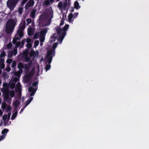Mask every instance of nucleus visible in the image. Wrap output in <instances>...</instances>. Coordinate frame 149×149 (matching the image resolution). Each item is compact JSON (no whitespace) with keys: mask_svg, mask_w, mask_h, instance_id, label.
I'll list each match as a JSON object with an SVG mask.
<instances>
[{"mask_svg":"<svg viewBox=\"0 0 149 149\" xmlns=\"http://www.w3.org/2000/svg\"><path fill=\"white\" fill-rule=\"evenodd\" d=\"M55 56V52L54 50H50L47 52L46 55V58L47 59V63L45 69L46 71L49 70L51 68L50 64L52 62L53 57Z\"/></svg>","mask_w":149,"mask_h":149,"instance_id":"obj_1","label":"nucleus"},{"mask_svg":"<svg viewBox=\"0 0 149 149\" xmlns=\"http://www.w3.org/2000/svg\"><path fill=\"white\" fill-rule=\"evenodd\" d=\"M15 25L13 20L10 19L7 22L6 24L5 31L7 34H10L13 32Z\"/></svg>","mask_w":149,"mask_h":149,"instance_id":"obj_2","label":"nucleus"},{"mask_svg":"<svg viewBox=\"0 0 149 149\" xmlns=\"http://www.w3.org/2000/svg\"><path fill=\"white\" fill-rule=\"evenodd\" d=\"M20 0H8L7 2V7L10 10H13Z\"/></svg>","mask_w":149,"mask_h":149,"instance_id":"obj_3","label":"nucleus"},{"mask_svg":"<svg viewBox=\"0 0 149 149\" xmlns=\"http://www.w3.org/2000/svg\"><path fill=\"white\" fill-rule=\"evenodd\" d=\"M69 26V25L67 24L64 26L62 29H61L58 27H56V31L57 32V34H60L61 33L66 35V31L68 30Z\"/></svg>","mask_w":149,"mask_h":149,"instance_id":"obj_4","label":"nucleus"},{"mask_svg":"<svg viewBox=\"0 0 149 149\" xmlns=\"http://www.w3.org/2000/svg\"><path fill=\"white\" fill-rule=\"evenodd\" d=\"M2 92L3 93L4 96L3 97V99L5 101H7L9 100V91H7V89L2 88L1 89Z\"/></svg>","mask_w":149,"mask_h":149,"instance_id":"obj_5","label":"nucleus"},{"mask_svg":"<svg viewBox=\"0 0 149 149\" xmlns=\"http://www.w3.org/2000/svg\"><path fill=\"white\" fill-rule=\"evenodd\" d=\"M44 21V17L42 15H40L38 23L39 24L42 26H48L50 24V23L48 22L47 23L45 24H42V22Z\"/></svg>","mask_w":149,"mask_h":149,"instance_id":"obj_6","label":"nucleus"},{"mask_svg":"<svg viewBox=\"0 0 149 149\" xmlns=\"http://www.w3.org/2000/svg\"><path fill=\"white\" fill-rule=\"evenodd\" d=\"M34 4V1L33 0H29L26 4L25 8V9H27L31 7H32Z\"/></svg>","mask_w":149,"mask_h":149,"instance_id":"obj_7","label":"nucleus"},{"mask_svg":"<svg viewBox=\"0 0 149 149\" xmlns=\"http://www.w3.org/2000/svg\"><path fill=\"white\" fill-rule=\"evenodd\" d=\"M33 73L31 72L25 75V79L26 82H27L31 80V77L33 75Z\"/></svg>","mask_w":149,"mask_h":149,"instance_id":"obj_8","label":"nucleus"},{"mask_svg":"<svg viewBox=\"0 0 149 149\" xmlns=\"http://www.w3.org/2000/svg\"><path fill=\"white\" fill-rule=\"evenodd\" d=\"M32 65V61H30L28 64H25L24 68L25 71L27 72H29V69Z\"/></svg>","mask_w":149,"mask_h":149,"instance_id":"obj_9","label":"nucleus"},{"mask_svg":"<svg viewBox=\"0 0 149 149\" xmlns=\"http://www.w3.org/2000/svg\"><path fill=\"white\" fill-rule=\"evenodd\" d=\"M17 68L19 70V71L22 73L23 72L22 69L24 68V65L22 62H19L17 65Z\"/></svg>","mask_w":149,"mask_h":149,"instance_id":"obj_10","label":"nucleus"},{"mask_svg":"<svg viewBox=\"0 0 149 149\" xmlns=\"http://www.w3.org/2000/svg\"><path fill=\"white\" fill-rule=\"evenodd\" d=\"M47 28H46L40 31V35L41 36H45L46 34L47 33L48 31Z\"/></svg>","mask_w":149,"mask_h":149,"instance_id":"obj_11","label":"nucleus"},{"mask_svg":"<svg viewBox=\"0 0 149 149\" xmlns=\"http://www.w3.org/2000/svg\"><path fill=\"white\" fill-rule=\"evenodd\" d=\"M58 34L59 36V37L58 39V40L60 41L61 43L66 35L61 33L60 34Z\"/></svg>","mask_w":149,"mask_h":149,"instance_id":"obj_12","label":"nucleus"},{"mask_svg":"<svg viewBox=\"0 0 149 149\" xmlns=\"http://www.w3.org/2000/svg\"><path fill=\"white\" fill-rule=\"evenodd\" d=\"M28 34L29 36L33 35L34 33L33 28L31 27L28 30Z\"/></svg>","mask_w":149,"mask_h":149,"instance_id":"obj_13","label":"nucleus"},{"mask_svg":"<svg viewBox=\"0 0 149 149\" xmlns=\"http://www.w3.org/2000/svg\"><path fill=\"white\" fill-rule=\"evenodd\" d=\"M36 10L35 9H32L31 12L30 14V17L32 18H34L35 17V15L36 13Z\"/></svg>","mask_w":149,"mask_h":149,"instance_id":"obj_14","label":"nucleus"},{"mask_svg":"<svg viewBox=\"0 0 149 149\" xmlns=\"http://www.w3.org/2000/svg\"><path fill=\"white\" fill-rule=\"evenodd\" d=\"M33 99V98L31 97L27 100L26 102V104L24 106V108L30 104Z\"/></svg>","mask_w":149,"mask_h":149,"instance_id":"obj_15","label":"nucleus"},{"mask_svg":"<svg viewBox=\"0 0 149 149\" xmlns=\"http://www.w3.org/2000/svg\"><path fill=\"white\" fill-rule=\"evenodd\" d=\"M17 34L19 37L20 39L21 38L23 35V31L18 30L17 31Z\"/></svg>","mask_w":149,"mask_h":149,"instance_id":"obj_16","label":"nucleus"},{"mask_svg":"<svg viewBox=\"0 0 149 149\" xmlns=\"http://www.w3.org/2000/svg\"><path fill=\"white\" fill-rule=\"evenodd\" d=\"M74 7L76 9H78L80 8V6L79 5L78 2L76 1L74 4Z\"/></svg>","mask_w":149,"mask_h":149,"instance_id":"obj_17","label":"nucleus"},{"mask_svg":"<svg viewBox=\"0 0 149 149\" xmlns=\"http://www.w3.org/2000/svg\"><path fill=\"white\" fill-rule=\"evenodd\" d=\"M20 104V102L18 100H16L13 103V105L16 108Z\"/></svg>","mask_w":149,"mask_h":149,"instance_id":"obj_18","label":"nucleus"},{"mask_svg":"<svg viewBox=\"0 0 149 149\" xmlns=\"http://www.w3.org/2000/svg\"><path fill=\"white\" fill-rule=\"evenodd\" d=\"M0 62H1V69H3L5 67V65L4 64V60L3 59L0 58Z\"/></svg>","mask_w":149,"mask_h":149,"instance_id":"obj_19","label":"nucleus"},{"mask_svg":"<svg viewBox=\"0 0 149 149\" xmlns=\"http://www.w3.org/2000/svg\"><path fill=\"white\" fill-rule=\"evenodd\" d=\"M25 28V22H24V23L22 25H20L19 26V29L18 30H20L21 31H23L24 30Z\"/></svg>","mask_w":149,"mask_h":149,"instance_id":"obj_20","label":"nucleus"},{"mask_svg":"<svg viewBox=\"0 0 149 149\" xmlns=\"http://www.w3.org/2000/svg\"><path fill=\"white\" fill-rule=\"evenodd\" d=\"M18 112L16 111L12 115L11 119L12 120H13L15 119L16 117L17 114Z\"/></svg>","mask_w":149,"mask_h":149,"instance_id":"obj_21","label":"nucleus"},{"mask_svg":"<svg viewBox=\"0 0 149 149\" xmlns=\"http://www.w3.org/2000/svg\"><path fill=\"white\" fill-rule=\"evenodd\" d=\"M20 38L19 37H17L16 36L13 40V43L14 44H15L17 42V40H19Z\"/></svg>","mask_w":149,"mask_h":149,"instance_id":"obj_22","label":"nucleus"},{"mask_svg":"<svg viewBox=\"0 0 149 149\" xmlns=\"http://www.w3.org/2000/svg\"><path fill=\"white\" fill-rule=\"evenodd\" d=\"M30 57H31L30 56H24L25 61L27 62H29L30 61H30Z\"/></svg>","mask_w":149,"mask_h":149,"instance_id":"obj_23","label":"nucleus"},{"mask_svg":"<svg viewBox=\"0 0 149 149\" xmlns=\"http://www.w3.org/2000/svg\"><path fill=\"white\" fill-rule=\"evenodd\" d=\"M73 17V15L72 14L70 13L68 16V20L69 22L72 21V19Z\"/></svg>","mask_w":149,"mask_h":149,"instance_id":"obj_24","label":"nucleus"},{"mask_svg":"<svg viewBox=\"0 0 149 149\" xmlns=\"http://www.w3.org/2000/svg\"><path fill=\"white\" fill-rule=\"evenodd\" d=\"M3 87L4 88V89H7V91H8V88L9 87V85L8 83H4L3 84Z\"/></svg>","mask_w":149,"mask_h":149,"instance_id":"obj_25","label":"nucleus"},{"mask_svg":"<svg viewBox=\"0 0 149 149\" xmlns=\"http://www.w3.org/2000/svg\"><path fill=\"white\" fill-rule=\"evenodd\" d=\"M8 131L9 130L8 129H4L2 130L1 134H6Z\"/></svg>","mask_w":149,"mask_h":149,"instance_id":"obj_26","label":"nucleus"},{"mask_svg":"<svg viewBox=\"0 0 149 149\" xmlns=\"http://www.w3.org/2000/svg\"><path fill=\"white\" fill-rule=\"evenodd\" d=\"M29 92H36V90L33 87H31L29 88Z\"/></svg>","mask_w":149,"mask_h":149,"instance_id":"obj_27","label":"nucleus"},{"mask_svg":"<svg viewBox=\"0 0 149 149\" xmlns=\"http://www.w3.org/2000/svg\"><path fill=\"white\" fill-rule=\"evenodd\" d=\"M29 50L27 49H26L23 52L24 56H28L29 55Z\"/></svg>","mask_w":149,"mask_h":149,"instance_id":"obj_28","label":"nucleus"},{"mask_svg":"<svg viewBox=\"0 0 149 149\" xmlns=\"http://www.w3.org/2000/svg\"><path fill=\"white\" fill-rule=\"evenodd\" d=\"M35 51L33 50H31L29 52V56L30 57L33 56H34Z\"/></svg>","mask_w":149,"mask_h":149,"instance_id":"obj_29","label":"nucleus"},{"mask_svg":"<svg viewBox=\"0 0 149 149\" xmlns=\"http://www.w3.org/2000/svg\"><path fill=\"white\" fill-rule=\"evenodd\" d=\"M45 36H40V40L41 42H43L45 40Z\"/></svg>","mask_w":149,"mask_h":149,"instance_id":"obj_30","label":"nucleus"},{"mask_svg":"<svg viewBox=\"0 0 149 149\" xmlns=\"http://www.w3.org/2000/svg\"><path fill=\"white\" fill-rule=\"evenodd\" d=\"M52 39H54V41L57 38V35L56 33H54L52 35L51 37Z\"/></svg>","mask_w":149,"mask_h":149,"instance_id":"obj_31","label":"nucleus"},{"mask_svg":"<svg viewBox=\"0 0 149 149\" xmlns=\"http://www.w3.org/2000/svg\"><path fill=\"white\" fill-rule=\"evenodd\" d=\"M57 45H58L57 43V42L55 43L52 46L53 49H52V50H54V52H55V49H56V47L57 46ZM50 50H52V49H51Z\"/></svg>","mask_w":149,"mask_h":149,"instance_id":"obj_32","label":"nucleus"},{"mask_svg":"<svg viewBox=\"0 0 149 149\" xmlns=\"http://www.w3.org/2000/svg\"><path fill=\"white\" fill-rule=\"evenodd\" d=\"M6 54L4 51H3L0 54V58L4 57L5 56Z\"/></svg>","mask_w":149,"mask_h":149,"instance_id":"obj_33","label":"nucleus"},{"mask_svg":"<svg viewBox=\"0 0 149 149\" xmlns=\"http://www.w3.org/2000/svg\"><path fill=\"white\" fill-rule=\"evenodd\" d=\"M15 95V93L13 90L10 93V96L12 97H14Z\"/></svg>","mask_w":149,"mask_h":149,"instance_id":"obj_34","label":"nucleus"},{"mask_svg":"<svg viewBox=\"0 0 149 149\" xmlns=\"http://www.w3.org/2000/svg\"><path fill=\"white\" fill-rule=\"evenodd\" d=\"M15 86V84L13 83L10 84V87L11 89H13Z\"/></svg>","mask_w":149,"mask_h":149,"instance_id":"obj_35","label":"nucleus"},{"mask_svg":"<svg viewBox=\"0 0 149 149\" xmlns=\"http://www.w3.org/2000/svg\"><path fill=\"white\" fill-rule=\"evenodd\" d=\"M6 102H3L2 104V109H6Z\"/></svg>","mask_w":149,"mask_h":149,"instance_id":"obj_36","label":"nucleus"},{"mask_svg":"<svg viewBox=\"0 0 149 149\" xmlns=\"http://www.w3.org/2000/svg\"><path fill=\"white\" fill-rule=\"evenodd\" d=\"M8 119V117L7 115L5 114L3 116V119L4 120H6L7 119Z\"/></svg>","mask_w":149,"mask_h":149,"instance_id":"obj_37","label":"nucleus"},{"mask_svg":"<svg viewBox=\"0 0 149 149\" xmlns=\"http://www.w3.org/2000/svg\"><path fill=\"white\" fill-rule=\"evenodd\" d=\"M13 60L11 59H8L7 60L6 62L8 64H10L12 62Z\"/></svg>","mask_w":149,"mask_h":149,"instance_id":"obj_38","label":"nucleus"},{"mask_svg":"<svg viewBox=\"0 0 149 149\" xmlns=\"http://www.w3.org/2000/svg\"><path fill=\"white\" fill-rule=\"evenodd\" d=\"M26 21L27 23V25H28L29 24H30L31 22V18H28L26 19Z\"/></svg>","mask_w":149,"mask_h":149,"instance_id":"obj_39","label":"nucleus"},{"mask_svg":"<svg viewBox=\"0 0 149 149\" xmlns=\"http://www.w3.org/2000/svg\"><path fill=\"white\" fill-rule=\"evenodd\" d=\"M11 107L10 106L8 107L7 108V112H10L11 110Z\"/></svg>","mask_w":149,"mask_h":149,"instance_id":"obj_40","label":"nucleus"},{"mask_svg":"<svg viewBox=\"0 0 149 149\" xmlns=\"http://www.w3.org/2000/svg\"><path fill=\"white\" fill-rule=\"evenodd\" d=\"M39 54V52L38 51H37L36 52H35L34 54V56H33V57H34V58H35L37 56H38Z\"/></svg>","mask_w":149,"mask_h":149,"instance_id":"obj_41","label":"nucleus"},{"mask_svg":"<svg viewBox=\"0 0 149 149\" xmlns=\"http://www.w3.org/2000/svg\"><path fill=\"white\" fill-rule=\"evenodd\" d=\"M39 44V41L38 40H36L34 43V45L35 46H38Z\"/></svg>","mask_w":149,"mask_h":149,"instance_id":"obj_42","label":"nucleus"},{"mask_svg":"<svg viewBox=\"0 0 149 149\" xmlns=\"http://www.w3.org/2000/svg\"><path fill=\"white\" fill-rule=\"evenodd\" d=\"M16 65V62L15 61H14L12 63L11 65V67L13 68H15Z\"/></svg>","mask_w":149,"mask_h":149,"instance_id":"obj_43","label":"nucleus"},{"mask_svg":"<svg viewBox=\"0 0 149 149\" xmlns=\"http://www.w3.org/2000/svg\"><path fill=\"white\" fill-rule=\"evenodd\" d=\"M13 52V54L15 56L16 55L17 53V50L16 49H14L12 51Z\"/></svg>","mask_w":149,"mask_h":149,"instance_id":"obj_44","label":"nucleus"},{"mask_svg":"<svg viewBox=\"0 0 149 149\" xmlns=\"http://www.w3.org/2000/svg\"><path fill=\"white\" fill-rule=\"evenodd\" d=\"M12 47V44L10 43H9L7 45V47L8 49H10Z\"/></svg>","mask_w":149,"mask_h":149,"instance_id":"obj_45","label":"nucleus"},{"mask_svg":"<svg viewBox=\"0 0 149 149\" xmlns=\"http://www.w3.org/2000/svg\"><path fill=\"white\" fill-rule=\"evenodd\" d=\"M13 52H12V51H10L8 53V55L10 57H12V56L13 55Z\"/></svg>","mask_w":149,"mask_h":149,"instance_id":"obj_46","label":"nucleus"},{"mask_svg":"<svg viewBox=\"0 0 149 149\" xmlns=\"http://www.w3.org/2000/svg\"><path fill=\"white\" fill-rule=\"evenodd\" d=\"M38 84V81H35L32 84V86L34 87H36Z\"/></svg>","mask_w":149,"mask_h":149,"instance_id":"obj_47","label":"nucleus"},{"mask_svg":"<svg viewBox=\"0 0 149 149\" xmlns=\"http://www.w3.org/2000/svg\"><path fill=\"white\" fill-rule=\"evenodd\" d=\"M58 6L59 8H62L63 6V3L61 2H60L58 4Z\"/></svg>","mask_w":149,"mask_h":149,"instance_id":"obj_48","label":"nucleus"},{"mask_svg":"<svg viewBox=\"0 0 149 149\" xmlns=\"http://www.w3.org/2000/svg\"><path fill=\"white\" fill-rule=\"evenodd\" d=\"M78 13H74V14L73 15V17H74V18H76L78 16Z\"/></svg>","mask_w":149,"mask_h":149,"instance_id":"obj_49","label":"nucleus"},{"mask_svg":"<svg viewBox=\"0 0 149 149\" xmlns=\"http://www.w3.org/2000/svg\"><path fill=\"white\" fill-rule=\"evenodd\" d=\"M15 44H16V45L17 47H18L20 45L21 42H17Z\"/></svg>","mask_w":149,"mask_h":149,"instance_id":"obj_50","label":"nucleus"},{"mask_svg":"<svg viewBox=\"0 0 149 149\" xmlns=\"http://www.w3.org/2000/svg\"><path fill=\"white\" fill-rule=\"evenodd\" d=\"M39 36V33H36L34 36V38L35 39H37Z\"/></svg>","mask_w":149,"mask_h":149,"instance_id":"obj_51","label":"nucleus"},{"mask_svg":"<svg viewBox=\"0 0 149 149\" xmlns=\"http://www.w3.org/2000/svg\"><path fill=\"white\" fill-rule=\"evenodd\" d=\"M32 45L31 43H27V48H30L31 47Z\"/></svg>","mask_w":149,"mask_h":149,"instance_id":"obj_52","label":"nucleus"},{"mask_svg":"<svg viewBox=\"0 0 149 149\" xmlns=\"http://www.w3.org/2000/svg\"><path fill=\"white\" fill-rule=\"evenodd\" d=\"M31 39L28 38L27 39L26 42L27 43H31Z\"/></svg>","mask_w":149,"mask_h":149,"instance_id":"obj_53","label":"nucleus"},{"mask_svg":"<svg viewBox=\"0 0 149 149\" xmlns=\"http://www.w3.org/2000/svg\"><path fill=\"white\" fill-rule=\"evenodd\" d=\"M28 0H23L21 4L22 5L24 4L28 1Z\"/></svg>","mask_w":149,"mask_h":149,"instance_id":"obj_54","label":"nucleus"},{"mask_svg":"<svg viewBox=\"0 0 149 149\" xmlns=\"http://www.w3.org/2000/svg\"><path fill=\"white\" fill-rule=\"evenodd\" d=\"M5 137V136L4 135H3L0 136V140H3Z\"/></svg>","mask_w":149,"mask_h":149,"instance_id":"obj_55","label":"nucleus"},{"mask_svg":"<svg viewBox=\"0 0 149 149\" xmlns=\"http://www.w3.org/2000/svg\"><path fill=\"white\" fill-rule=\"evenodd\" d=\"M13 81L15 82H17V81L18 80V79L17 78V77H15L14 79H13Z\"/></svg>","mask_w":149,"mask_h":149,"instance_id":"obj_56","label":"nucleus"},{"mask_svg":"<svg viewBox=\"0 0 149 149\" xmlns=\"http://www.w3.org/2000/svg\"><path fill=\"white\" fill-rule=\"evenodd\" d=\"M64 24V21L63 20H62L60 23V26H62Z\"/></svg>","mask_w":149,"mask_h":149,"instance_id":"obj_57","label":"nucleus"},{"mask_svg":"<svg viewBox=\"0 0 149 149\" xmlns=\"http://www.w3.org/2000/svg\"><path fill=\"white\" fill-rule=\"evenodd\" d=\"M35 92H31V93L30 94V96L31 97L32 96H33L34 95L35 93Z\"/></svg>","mask_w":149,"mask_h":149,"instance_id":"obj_58","label":"nucleus"},{"mask_svg":"<svg viewBox=\"0 0 149 149\" xmlns=\"http://www.w3.org/2000/svg\"><path fill=\"white\" fill-rule=\"evenodd\" d=\"M15 75L16 76L18 77L19 76V73L18 72H16L15 73Z\"/></svg>","mask_w":149,"mask_h":149,"instance_id":"obj_59","label":"nucleus"},{"mask_svg":"<svg viewBox=\"0 0 149 149\" xmlns=\"http://www.w3.org/2000/svg\"><path fill=\"white\" fill-rule=\"evenodd\" d=\"M11 114V113L10 112V113H8V115H7L8 116V119H9L10 118Z\"/></svg>","mask_w":149,"mask_h":149,"instance_id":"obj_60","label":"nucleus"},{"mask_svg":"<svg viewBox=\"0 0 149 149\" xmlns=\"http://www.w3.org/2000/svg\"><path fill=\"white\" fill-rule=\"evenodd\" d=\"M62 7H63V9L64 10H65L66 8V6H65V5H63V6H62Z\"/></svg>","mask_w":149,"mask_h":149,"instance_id":"obj_61","label":"nucleus"},{"mask_svg":"<svg viewBox=\"0 0 149 149\" xmlns=\"http://www.w3.org/2000/svg\"><path fill=\"white\" fill-rule=\"evenodd\" d=\"M22 10L21 9H19V12L20 14H21L22 13Z\"/></svg>","mask_w":149,"mask_h":149,"instance_id":"obj_62","label":"nucleus"},{"mask_svg":"<svg viewBox=\"0 0 149 149\" xmlns=\"http://www.w3.org/2000/svg\"><path fill=\"white\" fill-rule=\"evenodd\" d=\"M74 8H72V9H71V10H70V12H71L72 13V12H74Z\"/></svg>","mask_w":149,"mask_h":149,"instance_id":"obj_63","label":"nucleus"},{"mask_svg":"<svg viewBox=\"0 0 149 149\" xmlns=\"http://www.w3.org/2000/svg\"><path fill=\"white\" fill-rule=\"evenodd\" d=\"M63 5H65V6H66L68 5V3H67V2H65L64 3Z\"/></svg>","mask_w":149,"mask_h":149,"instance_id":"obj_64","label":"nucleus"}]
</instances>
